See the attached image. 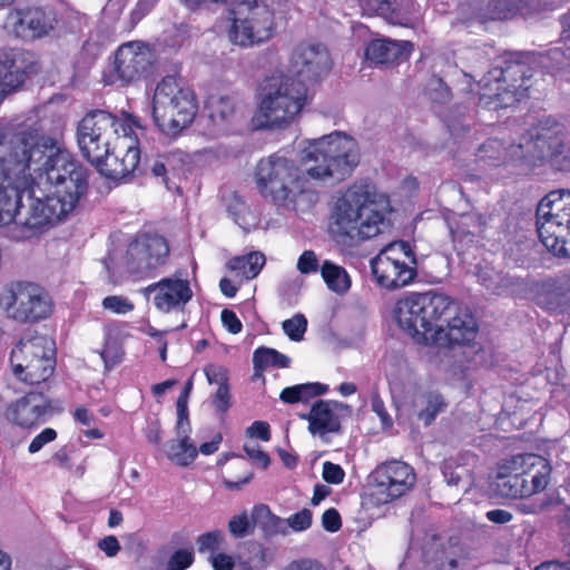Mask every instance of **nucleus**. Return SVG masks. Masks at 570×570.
Here are the masks:
<instances>
[{"label":"nucleus","mask_w":570,"mask_h":570,"mask_svg":"<svg viewBox=\"0 0 570 570\" xmlns=\"http://www.w3.org/2000/svg\"><path fill=\"white\" fill-rule=\"evenodd\" d=\"M197 109L193 90L179 87L175 77L167 76L157 85L153 97V118L161 132H180L193 122Z\"/></svg>","instance_id":"obj_9"},{"label":"nucleus","mask_w":570,"mask_h":570,"mask_svg":"<svg viewBox=\"0 0 570 570\" xmlns=\"http://www.w3.org/2000/svg\"><path fill=\"white\" fill-rule=\"evenodd\" d=\"M291 66L301 83L313 85L326 77L332 68L327 48L321 43L302 42L291 57Z\"/></svg>","instance_id":"obj_20"},{"label":"nucleus","mask_w":570,"mask_h":570,"mask_svg":"<svg viewBox=\"0 0 570 570\" xmlns=\"http://www.w3.org/2000/svg\"><path fill=\"white\" fill-rule=\"evenodd\" d=\"M10 363L13 374L28 384L47 381L55 371V342L46 335L21 338L11 351Z\"/></svg>","instance_id":"obj_14"},{"label":"nucleus","mask_w":570,"mask_h":570,"mask_svg":"<svg viewBox=\"0 0 570 570\" xmlns=\"http://www.w3.org/2000/svg\"><path fill=\"white\" fill-rule=\"evenodd\" d=\"M33 65H24L22 56L16 52L0 55V98L21 87Z\"/></svg>","instance_id":"obj_29"},{"label":"nucleus","mask_w":570,"mask_h":570,"mask_svg":"<svg viewBox=\"0 0 570 570\" xmlns=\"http://www.w3.org/2000/svg\"><path fill=\"white\" fill-rule=\"evenodd\" d=\"M302 160L313 163L306 168V174L313 179L343 180L358 165L360 153L352 137L334 131L309 141L303 150Z\"/></svg>","instance_id":"obj_7"},{"label":"nucleus","mask_w":570,"mask_h":570,"mask_svg":"<svg viewBox=\"0 0 570 570\" xmlns=\"http://www.w3.org/2000/svg\"><path fill=\"white\" fill-rule=\"evenodd\" d=\"M282 328L291 341L299 342L307 330V320L303 314L297 313L293 317L285 320L282 323Z\"/></svg>","instance_id":"obj_47"},{"label":"nucleus","mask_w":570,"mask_h":570,"mask_svg":"<svg viewBox=\"0 0 570 570\" xmlns=\"http://www.w3.org/2000/svg\"><path fill=\"white\" fill-rule=\"evenodd\" d=\"M327 392V385L322 383H304L285 387L279 399L287 404H295L298 402L306 403L311 399L323 395Z\"/></svg>","instance_id":"obj_37"},{"label":"nucleus","mask_w":570,"mask_h":570,"mask_svg":"<svg viewBox=\"0 0 570 570\" xmlns=\"http://www.w3.org/2000/svg\"><path fill=\"white\" fill-rule=\"evenodd\" d=\"M372 411L380 417L382 425L392 426L393 420L386 411L383 400L379 395H374L371 400Z\"/></svg>","instance_id":"obj_63"},{"label":"nucleus","mask_w":570,"mask_h":570,"mask_svg":"<svg viewBox=\"0 0 570 570\" xmlns=\"http://www.w3.org/2000/svg\"><path fill=\"white\" fill-rule=\"evenodd\" d=\"M7 173L26 181L33 177L50 187V193L60 199L70 213L88 190V169L58 141L46 136L36 126L8 130L4 141Z\"/></svg>","instance_id":"obj_1"},{"label":"nucleus","mask_w":570,"mask_h":570,"mask_svg":"<svg viewBox=\"0 0 570 570\" xmlns=\"http://www.w3.org/2000/svg\"><path fill=\"white\" fill-rule=\"evenodd\" d=\"M537 232L553 256L570 258V190L550 191L537 207Z\"/></svg>","instance_id":"obj_10"},{"label":"nucleus","mask_w":570,"mask_h":570,"mask_svg":"<svg viewBox=\"0 0 570 570\" xmlns=\"http://www.w3.org/2000/svg\"><path fill=\"white\" fill-rule=\"evenodd\" d=\"M51 401L42 393L29 392L7 409V419L21 428L43 423L51 413Z\"/></svg>","instance_id":"obj_24"},{"label":"nucleus","mask_w":570,"mask_h":570,"mask_svg":"<svg viewBox=\"0 0 570 570\" xmlns=\"http://www.w3.org/2000/svg\"><path fill=\"white\" fill-rule=\"evenodd\" d=\"M99 354L104 361L105 368L110 371L121 363L125 353L118 338L114 336L111 332H107L105 335L104 348Z\"/></svg>","instance_id":"obj_44"},{"label":"nucleus","mask_w":570,"mask_h":570,"mask_svg":"<svg viewBox=\"0 0 570 570\" xmlns=\"http://www.w3.org/2000/svg\"><path fill=\"white\" fill-rule=\"evenodd\" d=\"M348 405L333 400H317L307 414L301 415L308 421L312 435L323 436L341 430V413L348 411Z\"/></svg>","instance_id":"obj_25"},{"label":"nucleus","mask_w":570,"mask_h":570,"mask_svg":"<svg viewBox=\"0 0 570 570\" xmlns=\"http://www.w3.org/2000/svg\"><path fill=\"white\" fill-rule=\"evenodd\" d=\"M474 455L470 452L459 453L445 459L442 463V474L448 485L459 487L469 484L471 480V462Z\"/></svg>","instance_id":"obj_33"},{"label":"nucleus","mask_w":570,"mask_h":570,"mask_svg":"<svg viewBox=\"0 0 570 570\" xmlns=\"http://www.w3.org/2000/svg\"><path fill=\"white\" fill-rule=\"evenodd\" d=\"M105 309L111 311L116 314H127L134 309V304L124 296L111 295L102 299Z\"/></svg>","instance_id":"obj_51"},{"label":"nucleus","mask_w":570,"mask_h":570,"mask_svg":"<svg viewBox=\"0 0 570 570\" xmlns=\"http://www.w3.org/2000/svg\"><path fill=\"white\" fill-rule=\"evenodd\" d=\"M220 320L225 328L232 334H238L243 328L242 322L230 309H223L220 313Z\"/></svg>","instance_id":"obj_62"},{"label":"nucleus","mask_w":570,"mask_h":570,"mask_svg":"<svg viewBox=\"0 0 570 570\" xmlns=\"http://www.w3.org/2000/svg\"><path fill=\"white\" fill-rule=\"evenodd\" d=\"M307 88L285 73H273L259 86V104L253 118L258 129L279 128L291 124L302 111Z\"/></svg>","instance_id":"obj_5"},{"label":"nucleus","mask_w":570,"mask_h":570,"mask_svg":"<svg viewBox=\"0 0 570 570\" xmlns=\"http://www.w3.org/2000/svg\"><path fill=\"white\" fill-rule=\"evenodd\" d=\"M204 373L209 384H217L218 387L228 385V371L223 365L208 364L204 367Z\"/></svg>","instance_id":"obj_53"},{"label":"nucleus","mask_w":570,"mask_h":570,"mask_svg":"<svg viewBox=\"0 0 570 570\" xmlns=\"http://www.w3.org/2000/svg\"><path fill=\"white\" fill-rule=\"evenodd\" d=\"M523 3L524 0H481L478 16L482 21L511 19Z\"/></svg>","instance_id":"obj_34"},{"label":"nucleus","mask_w":570,"mask_h":570,"mask_svg":"<svg viewBox=\"0 0 570 570\" xmlns=\"http://www.w3.org/2000/svg\"><path fill=\"white\" fill-rule=\"evenodd\" d=\"M376 494L381 502L387 503L406 494L415 484L416 475L411 465L392 460L376 466L371 473Z\"/></svg>","instance_id":"obj_19"},{"label":"nucleus","mask_w":570,"mask_h":570,"mask_svg":"<svg viewBox=\"0 0 570 570\" xmlns=\"http://www.w3.org/2000/svg\"><path fill=\"white\" fill-rule=\"evenodd\" d=\"M159 0H138L130 11L129 20L120 28L121 31H131L137 23L146 17Z\"/></svg>","instance_id":"obj_48"},{"label":"nucleus","mask_w":570,"mask_h":570,"mask_svg":"<svg viewBox=\"0 0 570 570\" xmlns=\"http://www.w3.org/2000/svg\"><path fill=\"white\" fill-rule=\"evenodd\" d=\"M514 469L513 456L500 468L498 474V490L505 498H529L530 490L528 483L521 478V473L514 471Z\"/></svg>","instance_id":"obj_31"},{"label":"nucleus","mask_w":570,"mask_h":570,"mask_svg":"<svg viewBox=\"0 0 570 570\" xmlns=\"http://www.w3.org/2000/svg\"><path fill=\"white\" fill-rule=\"evenodd\" d=\"M322 475L327 483L340 484L344 480L345 472L341 465L326 461L323 463Z\"/></svg>","instance_id":"obj_56"},{"label":"nucleus","mask_w":570,"mask_h":570,"mask_svg":"<svg viewBox=\"0 0 570 570\" xmlns=\"http://www.w3.org/2000/svg\"><path fill=\"white\" fill-rule=\"evenodd\" d=\"M474 157L481 167H498L509 160L524 158V145L522 141L507 145L498 138H490L478 147Z\"/></svg>","instance_id":"obj_27"},{"label":"nucleus","mask_w":570,"mask_h":570,"mask_svg":"<svg viewBox=\"0 0 570 570\" xmlns=\"http://www.w3.org/2000/svg\"><path fill=\"white\" fill-rule=\"evenodd\" d=\"M286 199L277 203V208L304 213L309 210L317 202V193L308 187V180L305 174L302 173L301 178H297L294 186L286 191Z\"/></svg>","instance_id":"obj_30"},{"label":"nucleus","mask_w":570,"mask_h":570,"mask_svg":"<svg viewBox=\"0 0 570 570\" xmlns=\"http://www.w3.org/2000/svg\"><path fill=\"white\" fill-rule=\"evenodd\" d=\"M417 406H420L417 419L429 426L440 413L445 411L448 404L442 394L430 391L421 395Z\"/></svg>","instance_id":"obj_38"},{"label":"nucleus","mask_w":570,"mask_h":570,"mask_svg":"<svg viewBox=\"0 0 570 570\" xmlns=\"http://www.w3.org/2000/svg\"><path fill=\"white\" fill-rule=\"evenodd\" d=\"M129 0H107L102 8L100 21L106 28L116 30V24Z\"/></svg>","instance_id":"obj_45"},{"label":"nucleus","mask_w":570,"mask_h":570,"mask_svg":"<svg viewBox=\"0 0 570 570\" xmlns=\"http://www.w3.org/2000/svg\"><path fill=\"white\" fill-rule=\"evenodd\" d=\"M224 202L227 212L232 216L235 224H237L240 227H244L247 206L242 196L238 195L236 191H233L224 197Z\"/></svg>","instance_id":"obj_46"},{"label":"nucleus","mask_w":570,"mask_h":570,"mask_svg":"<svg viewBox=\"0 0 570 570\" xmlns=\"http://www.w3.org/2000/svg\"><path fill=\"white\" fill-rule=\"evenodd\" d=\"M155 67V51L144 41H129L115 51L110 68L104 73V81L106 85H134L148 79Z\"/></svg>","instance_id":"obj_15"},{"label":"nucleus","mask_w":570,"mask_h":570,"mask_svg":"<svg viewBox=\"0 0 570 570\" xmlns=\"http://www.w3.org/2000/svg\"><path fill=\"white\" fill-rule=\"evenodd\" d=\"M167 456L180 466H187L197 458V449L191 440H171L167 444Z\"/></svg>","instance_id":"obj_41"},{"label":"nucleus","mask_w":570,"mask_h":570,"mask_svg":"<svg viewBox=\"0 0 570 570\" xmlns=\"http://www.w3.org/2000/svg\"><path fill=\"white\" fill-rule=\"evenodd\" d=\"M322 527L328 532H337L342 528V519L334 508L327 509L322 515Z\"/></svg>","instance_id":"obj_60"},{"label":"nucleus","mask_w":570,"mask_h":570,"mask_svg":"<svg viewBox=\"0 0 570 570\" xmlns=\"http://www.w3.org/2000/svg\"><path fill=\"white\" fill-rule=\"evenodd\" d=\"M282 570H326V568L315 559L302 558L291 561Z\"/></svg>","instance_id":"obj_61"},{"label":"nucleus","mask_w":570,"mask_h":570,"mask_svg":"<svg viewBox=\"0 0 570 570\" xmlns=\"http://www.w3.org/2000/svg\"><path fill=\"white\" fill-rule=\"evenodd\" d=\"M413 49L414 46L411 41L376 39L366 46L365 58L374 65H387L406 60Z\"/></svg>","instance_id":"obj_28"},{"label":"nucleus","mask_w":570,"mask_h":570,"mask_svg":"<svg viewBox=\"0 0 570 570\" xmlns=\"http://www.w3.org/2000/svg\"><path fill=\"white\" fill-rule=\"evenodd\" d=\"M478 281L490 293L495 295H503L514 286V281L512 277L492 268L480 269L478 273Z\"/></svg>","instance_id":"obj_40"},{"label":"nucleus","mask_w":570,"mask_h":570,"mask_svg":"<svg viewBox=\"0 0 570 570\" xmlns=\"http://www.w3.org/2000/svg\"><path fill=\"white\" fill-rule=\"evenodd\" d=\"M514 471L521 473V478L528 483L530 497L543 491L551 475V465L543 456L525 453L514 456Z\"/></svg>","instance_id":"obj_26"},{"label":"nucleus","mask_w":570,"mask_h":570,"mask_svg":"<svg viewBox=\"0 0 570 570\" xmlns=\"http://www.w3.org/2000/svg\"><path fill=\"white\" fill-rule=\"evenodd\" d=\"M180 151H170L165 155H159L157 158H146L142 166V171H150L155 177L161 178L164 184H168L167 174L174 170V161L176 158L181 159Z\"/></svg>","instance_id":"obj_42"},{"label":"nucleus","mask_w":570,"mask_h":570,"mask_svg":"<svg viewBox=\"0 0 570 570\" xmlns=\"http://www.w3.org/2000/svg\"><path fill=\"white\" fill-rule=\"evenodd\" d=\"M135 128L144 130L137 118L121 119L106 110H90L77 125V144L81 155L97 167L111 150L112 140L130 138Z\"/></svg>","instance_id":"obj_6"},{"label":"nucleus","mask_w":570,"mask_h":570,"mask_svg":"<svg viewBox=\"0 0 570 570\" xmlns=\"http://www.w3.org/2000/svg\"><path fill=\"white\" fill-rule=\"evenodd\" d=\"M446 128L454 139L461 138L470 129V124L465 117H448L445 119Z\"/></svg>","instance_id":"obj_57"},{"label":"nucleus","mask_w":570,"mask_h":570,"mask_svg":"<svg viewBox=\"0 0 570 570\" xmlns=\"http://www.w3.org/2000/svg\"><path fill=\"white\" fill-rule=\"evenodd\" d=\"M392 213L387 196L371 185H355L337 200L333 218L341 235L366 240L392 228Z\"/></svg>","instance_id":"obj_4"},{"label":"nucleus","mask_w":570,"mask_h":570,"mask_svg":"<svg viewBox=\"0 0 570 570\" xmlns=\"http://www.w3.org/2000/svg\"><path fill=\"white\" fill-rule=\"evenodd\" d=\"M505 59L503 65L494 67L479 81V106L489 110H498L513 106L528 97L532 87V68L520 60Z\"/></svg>","instance_id":"obj_8"},{"label":"nucleus","mask_w":570,"mask_h":570,"mask_svg":"<svg viewBox=\"0 0 570 570\" xmlns=\"http://www.w3.org/2000/svg\"><path fill=\"white\" fill-rule=\"evenodd\" d=\"M145 296L149 297L155 293L154 304L157 309L164 313L183 311L193 297L189 282L180 277H165L142 288Z\"/></svg>","instance_id":"obj_23"},{"label":"nucleus","mask_w":570,"mask_h":570,"mask_svg":"<svg viewBox=\"0 0 570 570\" xmlns=\"http://www.w3.org/2000/svg\"><path fill=\"white\" fill-rule=\"evenodd\" d=\"M224 540V533L220 530L206 532L198 537L197 546L199 552L216 551Z\"/></svg>","instance_id":"obj_50"},{"label":"nucleus","mask_w":570,"mask_h":570,"mask_svg":"<svg viewBox=\"0 0 570 570\" xmlns=\"http://www.w3.org/2000/svg\"><path fill=\"white\" fill-rule=\"evenodd\" d=\"M524 158L548 160L564 170L570 167V137L566 127L551 118L540 120L523 135Z\"/></svg>","instance_id":"obj_13"},{"label":"nucleus","mask_w":570,"mask_h":570,"mask_svg":"<svg viewBox=\"0 0 570 570\" xmlns=\"http://www.w3.org/2000/svg\"><path fill=\"white\" fill-rule=\"evenodd\" d=\"M320 272L331 292L337 295H344L350 291L352 281L344 267L326 259L321 265Z\"/></svg>","instance_id":"obj_36"},{"label":"nucleus","mask_w":570,"mask_h":570,"mask_svg":"<svg viewBox=\"0 0 570 570\" xmlns=\"http://www.w3.org/2000/svg\"><path fill=\"white\" fill-rule=\"evenodd\" d=\"M142 132L144 130L140 131L138 128H135V132L130 135V138L126 140L120 138L119 148L125 149V154L120 157L111 149L106 158L97 165V170L108 178L120 180L138 169L141 151L139 135H142Z\"/></svg>","instance_id":"obj_22"},{"label":"nucleus","mask_w":570,"mask_h":570,"mask_svg":"<svg viewBox=\"0 0 570 570\" xmlns=\"http://www.w3.org/2000/svg\"><path fill=\"white\" fill-rule=\"evenodd\" d=\"M0 308L16 322L32 324L51 315L53 302L41 285L28 281H13L0 291Z\"/></svg>","instance_id":"obj_12"},{"label":"nucleus","mask_w":570,"mask_h":570,"mask_svg":"<svg viewBox=\"0 0 570 570\" xmlns=\"http://www.w3.org/2000/svg\"><path fill=\"white\" fill-rule=\"evenodd\" d=\"M212 402L218 413H226L232 406L229 385L219 386L213 395Z\"/></svg>","instance_id":"obj_55"},{"label":"nucleus","mask_w":570,"mask_h":570,"mask_svg":"<svg viewBox=\"0 0 570 570\" xmlns=\"http://www.w3.org/2000/svg\"><path fill=\"white\" fill-rule=\"evenodd\" d=\"M57 438L56 430L46 428L38 435H36L29 444L28 451L30 453L39 452L47 443L52 442Z\"/></svg>","instance_id":"obj_58"},{"label":"nucleus","mask_w":570,"mask_h":570,"mask_svg":"<svg viewBox=\"0 0 570 570\" xmlns=\"http://www.w3.org/2000/svg\"><path fill=\"white\" fill-rule=\"evenodd\" d=\"M7 137L8 129L0 125V224L14 223L21 227V238L29 239L47 226L60 222L70 212L50 191L40 198L35 196L32 190L29 196L30 204L24 208L22 195L27 188L38 181L33 177L20 181L13 174L7 173V150L4 149Z\"/></svg>","instance_id":"obj_3"},{"label":"nucleus","mask_w":570,"mask_h":570,"mask_svg":"<svg viewBox=\"0 0 570 570\" xmlns=\"http://www.w3.org/2000/svg\"><path fill=\"white\" fill-rule=\"evenodd\" d=\"M301 175L302 171L295 163L278 153L261 159L255 169L259 194L275 206L279 200L286 199V191L294 186Z\"/></svg>","instance_id":"obj_16"},{"label":"nucleus","mask_w":570,"mask_h":570,"mask_svg":"<svg viewBox=\"0 0 570 570\" xmlns=\"http://www.w3.org/2000/svg\"><path fill=\"white\" fill-rule=\"evenodd\" d=\"M296 267L304 275L316 273L321 268L317 256L313 250H304L298 257Z\"/></svg>","instance_id":"obj_54"},{"label":"nucleus","mask_w":570,"mask_h":570,"mask_svg":"<svg viewBox=\"0 0 570 570\" xmlns=\"http://www.w3.org/2000/svg\"><path fill=\"white\" fill-rule=\"evenodd\" d=\"M399 326L419 344L465 345L476 337L479 325L469 307L446 294L411 293L395 305Z\"/></svg>","instance_id":"obj_2"},{"label":"nucleus","mask_w":570,"mask_h":570,"mask_svg":"<svg viewBox=\"0 0 570 570\" xmlns=\"http://www.w3.org/2000/svg\"><path fill=\"white\" fill-rule=\"evenodd\" d=\"M230 21L228 38L240 48L261 46L275 36V10L264 0H237Z\"/></svg>","instance_id":"obj_11"},{"label":"nucleus","mask_w":570,"mask_h":570,"mask_svg":"<svg viewBox=\"0 0 570 570\" xmlns=\"http://www.w3.org/2000/svg\"><path fill=\"white\" fill-rule=\"evenodd\" d=\"M249 522L246 514L235 515L228 522V530L235 538H244L249 531Z\"/></svg>","instance_id":"obj_59"},{"label":"nucleus","mask_w":570,"mask_h":570,"mask_svg":"<svg viewBox=\"0 0 570 570\" xmlns=\"http://www.w3.org/2000/svg\"><path fill=\"white\" fill-rule=\"evenodd\" d=\"M253 364L257 373L267 367L286 368L291 365V358L275 348L261 346L254 351Z\"/></svg>","instance_id":"obj_39"},{"label":"nucleus","mask_w":570,"mask_h":570,"mask_svg":"<svg viewBox=\"0 0 570 570\" xmlns=\"http://www.w3.org/2000/svg\"><path fill=\"white\" fill-rule=\"evenodd\" d=\"M265 261L262 253H250L247 256L235 257L230 261L229 266L234 271H242L247 279H252L258 275Z\"/></svg>","instance_id":"obj_43"},{"label":"nucleus","mask_w":570,"mask_h":570,"mask_svg":"<svg viewBox=\"0 0 570 570\" xmlns=\"http://www.w3.org/2000/svg\"><path fill=\"white\" fill-rule=\"evenodd\" d=\"M313 513L309 509L304 508L301 511L291 514L285 522L294 532H302L311 528Z\"/></svg>","instance_id":"obj_49"},{"label":"nucleus","mask_w":570,"mask_h":570,"mask_svg":"<svg viewBox=\"0 0 570 570\" xmlns=\"http://www.w3.org/2000/svg\"><path fill=\"white\" fill-rule=\"evenodd\" d=\"M56 24L55 10L40 7L10 10L4 21L6 28L16 36L27 39L45 37Z\"/></svg>","instance_id":"obj_21"},{"label":"nucleus","mask_w":570,"mask_h":570,"mask_svg":"<svg viewBox=\"0 0 570 570\" xmlns=\"http://www.w3.org/2000/svg\"><path fill=\"white\" fill-rule=\"evenodd\" d=\"M364 14L384 17L393 24L407 27L412 20V11L401 13L393 9L392 0H358Z\"/></svg>","instance_id":"obj_35"},{"label":"nucleus","mask_w":570,"mask_h":570,"mask_svg":"<svg viewBox=\"0 0 570 570\" xmlns=\"http://www.w3.org/2000/svg\"><path fill=\"white\" fill-rule=\"evenodd\" d=\"M194 562L191 552L185 549L175 551L168 559L166 570H186Z\"/></svg>","instance_id":"obj_52"},{"label":"nucleus","mask_w":570,"mask_h":570,"mask_svg":"<svg viewBox=\"0 0 570 570\" xmlns=\"http://www.w3.org/2000/svg\"><path fill=\"white\" fill-rule=\"evenodd\" d=\"M237 107L238 100L230 94H212L205 105L209 119L218 127H224L234 120Z\"/></svg>","instance_id":"obj_32"},{"label":"nucleus","mask_w":570,"mask_h":570,"mask_svg":"<svg viewBox=\"0 0 570 570\" xmlns=\"http://www.w3.org/2000/svg\"><path fill=\"white\" fill-rule=\"evenodd\" d=\"M98 548L109 558L116 557L121 549L120 543L115 535H107L99 540Z\"/></svg>","instance_id":"obj_64"},{"label":"nucleus","mask_w":570,"mask_h":570,"mask_svg":"<svg viewBox=\"0 0 570 570\" xmlns=\"http://www.w3.org/2000/svg\"><path fill=\"white\" fill-rule=\"evenodd\" d=\"M169 245L160 235L142 234L131 242L126 252V271L135 278H147L164 266Z\"/></svg>","instance_id":"obj_18"},{"label":"nucleus","mask_w":570,"mask_h":570,"mask_svg":"<svg viewBox=\"0 0 570 570\" xmlns=\"http://www.w3.org/2000/svg\"><path fill=\"white\" fill-rule=\"evenodd\" d=\"M401 255L412 257V262L415 263L409 243L403 240L389 244L371 261L372 273L380 286L387 289L400 288L416 276L415 268L402 261Z\"/></svg>","instance_id":"obj_17"}]
</instances>
